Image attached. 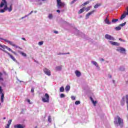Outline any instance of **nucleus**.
<instances>
[{
	"label": "nucleus",
	"mask_w": 128,
	"mask_h": 128,
	"mask_svg": "<svg viewBox=\"0 0 128 128\" xmlns=\"http://www.w3.org/2000/svg\"><path fill=\"white\" fill-rule=\"evenodd\" d=\"M4 8L0 10V12L1 13L4 12L6 10H8L9 12H10L12 10V4L10 5V8H8V2L6 0H2V2L0 4V8H4Z\"/></svg>",
	"instance_id": "obj_1"
},
{
	"label": "nucleus",
	"mask_w": 128,
	"mask_h": 128,
	"mask_svg": "<svg viewBox=\"0 0 128 128\" xmlns=\"http://www.w3.org/2000/svg\"><path fill=\"white\" fill-rule=\"evenodd\" d=\"M0 48H3V49L0 48L1 50H2L3 52H6V54H7L8 56H10V58H12V60H14V62H16V60L14 58V57L12 56V55L10 54V52L5 50H9V52H12V54L16 56V52H14L12 49H10V48L4 45H2L1 44H0Z\"/></svg>",
	"instance_id": "obj_2"
},
{
	"label": "nucleus",
	"mask_w": 128,
	"mask_h": 128,
	"mask_svg": "<svg viewBox=\"0 0 128 128\" xmlns=\"http://www.w3.org/2000/svg\"><path fill=\"white\" fill-rule=\"evenodd\" d=\"M116 118L118 122L114 121V124H118L120 128H122V126H124V119L120 118L118 116H117Z\"/></svg>",
	"instance_id": "obj_3"
},
{
	"label": "nucleus",
	"mask_w": 128,
	"mask_h": 128,
	"mask_svg": "<svg viewBox=\"0 0 128 128\" xmlns=\"http://www.w3.org/2000/svg\"><path fill=\"white\" fill-rule=\"evenodd\" d=\"M43 102H50V96L47 93L45 94L44 98H42Z\"/></svg>",
	"instance_id": "obj_4"
},
{
	"label": "nucleus",
	"mask_w": 128,
	"mask_h": 128,
	"mask_svg": "<svg viewBox=\"0 0 128 128\" xmlns=\"http://www.w3.org/2000/svg\"><path fill=\"white\" fill-rule=\"evenodd\" d=\"M4 42H8V44H10V46H14L16 48H21L20 47L14 44L13 42L10 41L6 39H3Z\"/></svg>",
	"instance_id": "obj_5"
},
{
	"label": "nucleus",
	"mask_w": 128,
	"mask_h": 128,
	"mask_svg": "<svg viewBox=\"0 0 128 128\" xmlns=\"http://www.w3.org/2000/svg\"><path fill=\"white\" fill-rule=\"evenodd\" d=\"M57 2V8H64V4L62 2L61 0H56Z\"/></svg>",
	"instance_id": "obj_6"
},
{
	"label": "nucleus",
	"mask_w": 128,
	"mask_h": 128,
	"mask_svg": "<svg viewBox=\"0 0 128 128\" xmlns=\"http://www.w3.org/2000/svg\"><path fill=\"white\" fill-rule=\"evenodd\" d=\"M105 38H106V40H115L114 38L108 34H106L105 35Z\"/></svg>",
	"instance_id": "obj_7"
},
{
	"label": "nucleus",
	"mask_w": 128,
	"mask_h": 128,
	"mask_svg": "<svg viewBox=\"0 0 128 128\" xmlns=\"http://www.w3.org/2000/svg\"><path fill=\"white\" fill-rule=\"evenodd\" d=\"M0 94H2L1 96V102H4V94L2 92V86H0Z\"/></svg>",
	"instance_id": "obj_8"
},
{
	"label": "nucleus",
	"mask_w": 128,
	"mask_h": 128,
	"mask_svg": "<svg viewBox=\"0 0 128 128\" xmlns=\"http://www.w3.org/2000/svg\"><path fill=\"white\" fill-rule=\"evenodd\" d=\"M116 51L120 52L121 54H124V52H126V49L124 48L120 47L116 49Z\"/></svg>",
	"instance_id": "obj_9"
},
{
	"label": "nucleus",
	"mask_w": 128,
	"mask_h": 128,
	"mask_svg": "<svg viewBox=\"0 0 128 128\" xmlns=\"http://www.w3.org/2000/svg\"><path fill=\"white\" fill-rule=\"evenodd\" d=\"M44 72L47 76H50V70L44 68Z\"/></svg>",
	"instance_id": "obj_10"
},
{
	"label": "nucleus",
	"mask_w": 128,
	"mask_h": 128,
	"mask_svg": "<svg viewBox=\"0 0 128 128\" xmlns=\"http://www.w3.org/2000/svg\"><path fill=\"white\" fill-rule=\"evenodd\" d=\"M94 10H93L89 12L88 13L86 16V20H88V18H89L90 16H92V14H94Z\"/></svg>",
	"instance_id": "obj_11"
},
{
	"label": "nucleus",
	"mask_w": 128,
	"mask_h": 128,
	"mask_svg": "<svg viewBox=\"0 0 128 128\" xmlns=\"http://www.w3.org/2000/svg\"><path fill=\"white\" fill-rule=\"evenodd\" d=\"M14 128H24L25 126H22L20 124H16V125H14Z\"/></svg>",
	"instance_id": "obj_12"
},
{
	"label": "nucleus",
	"mask_w": 128,
	"mask_h": 128,
	"mask_svg": "<svg viewBox=\"0 0 128 128\" xmlns=\"http://www.w3.org/2000/svg\"><path fill=\"white\" fill-rule=\"evenodd\" d=\"M84 8H86V6L83 7L82 8L80 9L78 12V14H82V12H84L85 10Z\"/></svg>",
	"instance_id": "obj_13"
},
{
	"label": "nucleus",
	"mask_w": 128,
	"mask_h": 128,
	"mask_svg": "<svg viewBox=\"0 0 128 128\" xmlns=\"http://www.w3.org/2000/svg\"><path fill=\"white\" fill-rule=\"evenodd\" d=\"M110 42L112 46H120V43H118V42H114L110 41Z\"/></svg>",
	"instance_id": "obj_14"
},
{
	"label": "nucleus",
	"mask_w": 128,
	"mask_h": 128,
	"mask_svg": "<svg viewBox=\"0 0 128 128\" xmlns=\"http://www.w3.org/2000/svg\"><path fill=\"white\" fill-rule=\"evenodd\" d=\"M75 74L76 76H78V77H80V76H82V73H80V72L78 70L75 71Z\"/></svg>",
	"instance_id": "obj_15"
},
{
	"label": "nucleus",
	"mask_w": 128,
	"mask_h": 128,
	"mask_svg": "<svg viewBox=\"0 0 128 128\" xmlns=\"http://www.w3.org/2000/svg\"><path fill=\"white\" fill-rule=\"evenodd\" d=\"M90 100L91 102H92L94 106H96V104L98 103V102L94 100V99L92 97H90Z\"/></svg>",
	"instance_id": "obj_16"
},
{
	"label": "nucleus",
	"mask_w": 128,
	"mask_h": 128,
	"mask_svg": "<svg viewBox=\"0 0 128 128\" xmlns=\"http://www.w3.org/2000/svg\"><path fill=\"white\" fill-rule=\"evenodd\" d=\"M12 124V120H10L8 121V124H7L6 126V128H10V126Z\"/></svg>",
	"instance_id": "obj_17"
},
{
	"label": "nucleus",
	"mask_w": 128,
	"mask_h": 128,
	"mask_svg": "<svg viewBox=\"0 0 128 128\" xmlns=\"http://www.w3.org/2000/svg\"><path fill=\"white\" fill-rule=\"evenodd\" d=\"M105 24H110V20H108V18H106L104 20Z\"/></svg>",
	"instance_id": "obj_18"
},
{
	"label": "nucleus",
	"mask_w": 128,
	"mask_h": 128,
	"mask_svg": "<svg viewBox=\"0 0 128 128\" xmlns=\"http://www.w3.org/2000/svg\"><path fill=\"white\" fill-rule=\"evenodd\" d=\"M90 4V2L89 1H87L85 2H84L83 4H82L80 6H86V4Z\"/></svg>",
	"instance_id": "obj_19"
},
{
	"label": "nucleus",
	"mask_w": 128,
	"mask_h": 128,
	"mask_svg": "<svg viewBox=\"0 0 128 128\" xmlns=\"http://www.w3.org/2000/svg\"><path fill=\"white\" fill-rule=\"evenodd\" d=\"M91 8H92V6H89L86 8L85 7L84 10H85L86 12H88V10H90Z\"/></svg>",
	"instance_id": "obj_20"
},
{
	"label": "nucleus",
	"mask_w": 128,
	"mask_h": 128,
	"mask_svg": "<svg viewBox=\"0 0 128 128\" xmlns=\"http://www.w3.org/2000/svg\"><path fill=\"white\" fill-rule=\"evenodd\" d=\"M56 70H62V66H56Z\"/></svg>",
	"instance_id": "obj_21"
},
{
	"label": "nucleus",
	"mask_w": 128,
	"mask_h": 128,
	"mask_svg": "<svg viewBox=\"0 0 128 128\" xmlns=\"http://www.w3.org/2000/svg\"><path fill=\"white\" fill-rule=\"evenodd\" d=\"M65 90L66 92H68L70 90V86H66Z\"/></svg>",
	"instance_id": "obj_22"
},
{
	"label": "nucleus",
	"mask_w": 128,
	"mask_h": 128,
	"mask_svg": "<svg viewBox=\"0 0 128 128\" xmlns=\"http://www.w3.org/2000/svg\"><path fill=\"white\" fill-rule=\"evenodd\" d=\"M102 6V4H97L96 5H94V8H98V6Z\"/></svg>",
	"instance_id": "obj_23"
},
{
	"label": "nucleus",
	"mask_w": 128,
	"mask_h": 128,
	"mask_svg": "<svg viewBox=\"0 0 128 128\" xmlns=\"http://www.w3.org/2000/svg\"><path fill=\"white\" fill-rule=\"evenodd\" d=\"M92 63L93 64L94 66H96L97 68L98 67V63L96 62V61H92Z\"/></svg>",
	"instance_id": "obj_24"
},
{
	"label": "nucleus",
	"mask_w": 128,
	"mask_h": 128,
	"mask_svg": "<svg viewBox=\"0 0 128 128\" xmlns=\"http://www.w3.org/2000/svg\"><path fill=\"white\" fill-rule=\"evenodd\" d=\"M60 92H64V86L60 87Z\"/></svg>",
	"instance_id": "obj_25"
},
{
	"label": "nucleus",
	"mask_w": 128,
	"mask_h": 128,
	"mask_svg": "<svg viewBox=\"0 0 128 128\" xmlns=\"http://www.w3.org/2000/svg\"><path fill=\"white\" fill-rule=\"evenodd\" d=\"M20 54H22V56H25V57L26 56V54L24 52H20Z\"/></svg>",
	"instance_id": "obj_26"
},
{
	"label": "nucleus",
	"mask_w": 128,
	"mask_h": 128,
	"mask_svg": "<svg viewBox=\"0 0 128 128\" xmlns=\"http://www.w3.org/2000/svg\"><path fill=\"white\" fill-rule=\"evenodd\" d=\"M126 14H122V16H121V17L120 18V20H122L123 18H126Z\"/></svg>",
	"instance_id": "obj_27"
},
{
	"label": "nucleus",
	"mask_w": 128,
	"mask_h": 128,
	"mask_svg": "<svg viewBox=\"0 0 128 128\" xmlns=\"http://www.w3.org/2000/svg\"><path fill=\"white\" fill-rule=\"evenodd\" d=\"M115 29L116 30H122V28H120V26H117L115 28Z\"/></svg>",
	"instance_id": "obj_28"
},
{
	"label": "nucleus",
	"mask_w": 128,
	"mask_h": 128,
	"mask_svg": "<svg viewBox=\"0 0 128 128\" xmlns=\"http://www.w3.org/2000/svg\"><path fill=\"white\" fill-rule=\"evenodd\" d=\"M48 122H52V118L50 116H48Z\"/></svg>",
	"instance_id": "obj_29"
},
{
	"label": "nucleus",
	"mask_w": 128,
	"mask_h": 128,
	"mask_svg": "<svg viewBox=\"0 0 128 128\" xmlns=\"http://www.w3.org/2000/svg\"><path fill=\"white\" fill-rule=\"evenodd\" d=\"M38 44L39 46H42L44 44V42L43 41H41V42H39L38 43Z\"/></svg>",
	"instance_id": "obj_30"
},
{
	"label": "nucleus",
	"mask_w": 128,
	"mask_h": 128,
	"mask_svg": "<svg viewBox=\"0 0 128 128\" xmlns=\"http://www.w3.org/2000/svg\"><path fill=\"white\" fill-rule=\"evenodd\" d=\"M118 19H113V20H112V22H118Z\"/></svg>",
	"instance_id": "obj_31"
},
{
	"label": "nucleus",
	"mask_w": 128,
	"mask_h": 128,
	"mask_svg": "<svg viewBox=\"0 0 128 128\" xmlns=\"http://www.w3.org/2000/svg\"><path fill=\"white\" fill-rule=\"evenodd\" d=\"M126 22H124V23L120 24V26H126Z\"/></svg>",
	"instance_id": "obj_32"
},
{
	"label": "nucleus",
	"mask_w": 128,
	"mask_h": 128,
	"mask_svg": "<svg viewBox=\"0 0 128 128\" xmlns=\"http://www.w3.org/2000/svg\"><path fill=\"white\" fill-rule=\"evenodd\" d=\"M80 104V101H76L75 102V104L76 105Z\"/></svg>",
	"instance_id": "obj_33"
},
{
	"label": "nucleus",
	"mask_w": 128,
	"mask_h": 128,
	"mask_svg": "<svg viewBox=\"0 0 128 128\" xmlns=\"http://www.w3.org/2000/svg\"><path fill=\"white\" fill-rule=\"evenodd\" d=\"M48 18L50 20L52 18V14H50L48 16Z\"/></svg>",
	"instance_id": "obj_34"
},
{
	"label": "nucleus",
	"mask_w": 128,
	"mask_h": 128,
	"mask_svg": "<svg viewBox=\"0 0 128 128\" xmlns=\"http://www.w3.org/2000/svg\"><path fill=\"white\" fill-rule=\"evenodd\" d=\"M121 101L124 102H126V98L124 96V97H122Z\"/></svg>",
	"instance_id": "obj_35"
},
{
	"label": "nucleus",
	"mask_w": 128,
	"mask_h": 128,
	"mask_svg": "<svg viewBox=\"0 0 128 128\" xmlns=\"http://www.w3.org/2000/svg\"><path fill=\"white\" fill-rule=\"evenodd\" d=\"M71 98L72 100H76V96H72Z\"/></svg>",
	"instance_id": "obj_36"
},
{
	"label": "nucleus",
	"mask_w": 128,
	"mask_h": 128,
	"mask_svg": "<svg viewBox=\"0 0 128 128\" xmlns=\"http://www.w3.org/2000/svg\"><path fill=\"white\" fill-rule=\"evenodd\" d=\"M125 103H126V102H124L120 101V104H121V106H124Z\"/></svg>",
	"instance_id": "obj_37"
},
{
	"label": "nucleus",
	"mask_w": 128,
	"mask_h": 128,
	"mask_svg": "<svg viewBox=\"0 0 128 128\" xmlns=\"http://www.w3.org/2000/svg\"><path fill=\"white\" fill-rule=\"evenodd\" d=\"M60 98H64V94H62L60 95Z\"/></svg>",
	"instance_id": "obj_38"
},
{
	"label": "nucleus",
	"mask_w": 128,
	"mask_h": 128,
	"mask_svg": "<svg viewBox=\"0 0 128 128\" xmlns=\"http://www.w3.org/2000/svg\"><path fill=\"white\" fill-rule=\"evenodd\" d=\"M77 0H73L72 2H71V4H74V2H76Z\"/></svg>",
	"instance_id": "obj_39"
},
{
	"label": "nucleus",
	"mask_w": 128,
	"mask_h": 128,
	"mask_svg": "<svg viewBox=\"0 0 128 128\" xmlns=\"http://www.w3.org/2000/svg\"><path fill=\"white\" fill-rule=\"evenodd\" d=\"M119 40H120V42H126L125 40H124L122 39L121 38H119Z\"/></svg>",
	"instance_id": "obj_40"
},
{
	"label": "nucleus",
	"mask_w": 128,
	"mask_h": 128,
	"mask_svg": "<svg viewBox=\"0 0 128 128\" xmlns=\"http://www.w3.org/2000/svg\"><path fill=\"white\" fill-rule=\"evenodd\" d=\"M34 92V88H32L31 89V92Z\"/></svg>",
	"instance_id": "obj_41"
},
{
	"label": "nucleus",
	"mask_w": 128,
	"mask_h": 128,
	"mask_svg": "<svg viewBox=\"0 0 128 128\" xmlns=\"http://www.w3.org/2000/svg\"><path fill=\"white\" fill-rule=\"evenodd\" d=\"M58 56H60V54H66L64 53H58Z\"/></svg>",
	"instance_id": "obj_42"
},
{
	"label": "nucleus",
	"mask_w": 128,
	"mask_h": 128,
	"mask_svg": "<svg viewBox=\"0 0 128 128\" xmlns=\"http://www.w3.org/2000/svg\"><path fill=\"white\" fill-rule=\"evenodd\" d=\"M54 34H58V31L54 30Z\"/></svg>",
	"instance_id": "obj_43"
},
{
	"label": "nucleus",
	"mask_w": 128,
	"mask_h": 128,
	"mask_svg": "<svg viewBox=\"0 0 128 128\" xmlns=\"http://www.w3.org/2000/svg\"><path fill=\"white\" fill-rule=\"evenodd\" d=\"M126 11H127V12L126 13V14L128 16V7L126 8Z\"/></svg>",
	"instance_id": "obj_44"
},
{
	"label": "nucleus",
	"mask_w": 128,
	"mask_h": 128,
	"mask_svg": "<svg viewBox=\"0 0 128 128\" xmlns=\"http://www.w3.org/2000/svg\"><path fill=\"white\" fill-rule=\"evenodd\" d=\"M27 102H29V104H30V100L29 99H28Z\"/></svg>",
	"instance_id": "obj_45"
},
{
	"label": "nucleus",
	"mask_w": 128,
	"mask_h": 128,
	"mask_svg": "<svg viewBox=\"0 0 128 128\" xmlns=\"http://www.w3.org/2000/svg\"><path fill=\"white\" fill-rule=\"evenodd\" d=\"M0 80H4V78L0 76Z\"/></svg>",
	"instance_id": "obj_46"
},
{
	"label": "nucleus",
	"mask_w": 128,
	"mask_h": 128,
	"mask_svg": "<svg viewBox=\"0 0 128 128\" xmlns=\"http://www.w3.org/2000/svg\"><path fill=\"white\" fill-rule=\"evenodd\" d=\"M22 40H25V41L26 40V38H22Z\"/></svg>",
	"instance_id": "obj_47"
},
{
	"label": "nucleus",
	"mask_w": 128,
	"mask_h": 128,
	"mask_svg": "<svg viewBox=\"0 0 128 128\" xmlns=\"http://www.w3.org/2000/svg\"><path fill=\"white\" fill-rule=\"evenodd\" d=\"M101 60H102V62H104V58H101Z\"/></svg>",
	"instance_id": "obj_48"
},
{
	"label": "nucleus",
	"mask_w": 128,
	"mask_h": 128,
	"mask_svg": "<svg viewBox=\"0 0 128 128\" xmlns=\"http://www.w3.org/2000/svg\"><path fill=\"white\" fill-rule=\"evenodd\" d=\"M32 12H34V11H31V12L29 14H32Z\"/></svg>",
	"instance_id": "obj_49"
},
{
	"label": "nucleus",
	"mask_w": 128,
	"mask_h": 128,
	"mask_svg": "<svg viewBox=\"0 0 128 128\" xmlns=\"http://www.w3.org/2000/svg\"><path fill=\"white\" fill-rule=\"evenodd\" d=\"M56 12H60V10H57Z\"/></svg>",
	"instance_id": "obj_50"
},
{
	"label": "nucleus",
	"mask_w": 128,
	"mask_h": 128,
	"mask_svg": "<svg viewBox=\"0 0 128 128\" xmlns=\"http://www.w3.org/2000/svg\"><path fill=\"white\" fill-rule=\"evenodd\" d=\"M2 76V74L0 72V76Z\"/></svg>",
	"instance_id": "obj_51"
},
{
	"label": "nucleus",
	"mask_w": 128,
	"mask_h": 128,
	"mask_svg": "<svg viewBox=\"0 0 128 128\" xmlns=\"http://www.w3.org/2000/svg\"><path fill=\"white\" fill-rule=\"evenodd\" d=\"M70 54V52H68L66 54Z\"/></svg>",
	"instance_id": "obj_52"
},
{
	"label": "nucleus",
	"mask_w": 128,
	"mask_h": 128,
	"mask_svg": "<svg viewBox=\"0 0 128 128\" xmlns=\"http://www.w3.org/2000/svg\"><path fill=\"white\" fill-rule=\"evenodd\" d=\"M6 117L3 118V120H6Z\"/></svg>",
	"instance_id": "obj_53"
},
{
	"label": "nucleus",
	"mask_w": 128,
	"mask_h": 128,
	"mask_svg": "<svg viewBox=\"0 0 128 128\" xmlns=\"http://www.w3.org/2000/svg\"><path fill=\"white\" fill-rule=\"evenodd\" d=\"M106 18H107V19H108V16H107Z\"/></svg>",
	"instance_id": "obj_54"
},
{
	"label": "nucleus",
	"mask_w": 128,
	"mask_h": 128,
	"mask_svg": "<svg viewBox=\"0 0 128 128\" xmlns=\"http://www.w3.org/2000/svg\"><path fill=\"white\" fill-rule=\"evenodd\" d=\"M22 18H24V17Z\"/></svg>",
	"instance_id": "obj_55"
},
{
	"label": "nucleus",
	"mask_w": 128,
	"mask_h": 128,
	"mask_svg": "<svg viewBox=\"0 0 128 128\" xmlns=\"http://www.w3.org/2000/svg\"><path fill=\"white\" fill-rule=\"evenodd\" d=\"M42 0V2H44V0Z\"/></svg>",
	"instance_id": "obj_56"
},
{
	"label": "nucleus",
	"mask_w": 128,
	"mask_h": 128,
	"mask_svg": "<svg viewBox=\"0 0 128 128\" xmlns=\"http://www.w3.org/2000/svg\"><path fill=\"white\" fill-rule=\"evenodd\" d=\"M110 78H112V76H110Z\"/></svg>",
	"instance_id": "obj_57"
}]
</instances>
